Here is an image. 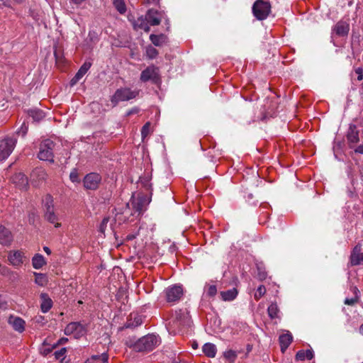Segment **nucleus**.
Masks as SVG:
<instances>
[{
	"label": "nucleus",
	"instance_id": "obj_28",
	"mask_svg": "<svg viewBox=\"0 0 363 363\" xmlns=\"http://www.w3.org/2000/svg\"><path fill=\"white\" fill-rule=\"evenodd\" d=\"M108 355L104 352L100 355H93L85 363H108Z\"/></svg>",
	"mask_w": 363,
	"mask_h": 363
},
{
	"label": "nucleus",
	"instance_id": "obj_20",
	"mask_svg": "<svg viewBox=\"0 0 363 363\" xmlns=\"http://www.w3.org/2000/svg\"><path fill=\"white\" fill-rule=\"evenodd\" d=\"M143 323L141 315L138 314H130L124 327L125 328H135Z\"/></svg>",
	"mask_w": 363,
	"mask_h": 363
},
{
	"label": "nucleus",
	"instance_id": "obj_44",
	"mask_svg": "<svg viewBox=\"0 0 363 363\" xmlns=\"http://www.w3.org/2000/svg\"><path fill=\"white\" fill-rule=\"evenodd\" d=\"M257 270H258V272L257 274V278L260 281L264 280L267 276V272L264 269H261L259 267H257Z\"/></svg>",
	"mask_w": 363,
	"mask_h": 363
},
{
	"label": "nucleus",
	"instance_id": "obj_9",
	"mask_svg": "<svg viewBox=\"0 0 363 363\" xmlns=\"http://www.w3.org/2000/svg\"><path fill=\"white\" fill-rule=\"evenodd\" d=\"M64 332L66 335H73L74 338L79 339L85 335L86 329L79 322H72L65 327Z\"/></svg>",
	"mask_w": 363,
	"mask_h": 363
},
{
	"label": "nucleus",
	"instance_id": "obj_58",
	"mask_svg": "<svg viewBox=\"0 0 363 363\" xmlns=\"http://www.w3.org/2000/svg\"><path fill=\"white\" fill-rule=\"evenodd\" d=\"M44 320V318L43 316L36 317V322L40 323L42 322Z\"/></svg>",
	"mask_w": 363,
	"mask_h": 363
},
{
	"label": "nucleus",
	"instance_id": "obj_30",
	"mask_svg": "<svg viewBox=\"0 0 363 363\" xmlns=\"http://www.w3.org/2000/svg\"><path fill=\"white\" fill-rule=\"evenodd\" d=\"M134 26L135 28L142 29L146 33H148L150 30L147 19L143 16L138 18L137 21L134 23Z\"/></svg>",
	"mask_w": 363,
	"mask_h": 363
},
{
	"label": "nucleus",
	"instance_id": "obj_47",
	"mask_svg": "<svg viewBox=\"0 0 363 363\" xmlns=\"http://www.w3.org/2000/svg\"><path fill=\"white\" fill-rule=\"evenodd\" d=\"M69 178L72 182H79V174L76 169H74L71 172V173L69 174Z\"/></svg>",
	"mask_w": 363,
	"mask_h": 363
},
{
	"label": "nucleus",
	"instance_id": "obj_16",
	"mask_svg": "<svg viewBox=\"0 0 363 363\" xmlns=\"http://www.w3.org/2000/svg\"><path fill=\"white\" fill-rule=\"evenodd\" d=\"M8 323L17 332L22 333L25 330L26 323L21 318L11 315L9 318Z\"/></svg>",
	"mask_w": 363,
	"mask_h": 363
},
{
	"label": "nucleus",
	"instance_id": "obj_55",
	"mask_svg": "<svg viewBox=\"0 0 363 363\" xmlns=\"http://www.w3.org/2000/svg\"><path fill=\"white\" fill-rule=\"evenodd\" d=\"M77 82H78V81H77V79L73 77L70 81V84H71V86H73V85L76 84Z\"/></svg>",
	"mask_w": 363,
	"mask_h": 363
},
{
	"label": "nucleus",
	"instance_id": "obj_57",
	"mask_svg": "<svg viewBox=\"0 0 363 363\" xmlns=\"http://www.w3.org/2000/svg\"><path fill=\"white\" fill-rule=\"evenodd\" d=\"M67 340H68L67 338L63 337L59 340V343L63 344V343L66 342Z\"/></svg>",
	"mask_w": 363,
	"mask_h": 363
},
{
	"label": "nucleus",
	"instance_id": "obj_22",
	"mask_svg": "<svg viewBox=\"0 0 363 363\" xmlns=\"http://www.w3.org/2000/svg\"><path fill=\"white\" fill-rule=\"evenodd\" d=\"M350 30V26L345 21H339L334 27V32L339 36H345Z\"/></svg>",
	"mask_w": 363,
	"mask_h": 363
},
{
	"label": "nucleus",
	"instance_id": "obj_34",
	"mask_svg": "<svg viewBox=\"0 0 363 363\" xmlns=\"http://www.w3.org/2000/svg\"><path fill=\"white\" fill-rule=\"evenodd\" d=\"M34 276L35 277V282L36 284L41 286L46 285L48 280L46 276L44 274L34 272Z\"/></svg>",
	"mask_w": 363,
	"mask_h": 363
},
{
	"label": "nucleus",
	"instance_id": "obj_2",
	"mask_svg": "<svg viewBox=\"0 0 363 363\" xmlns=\"http://www.w3.org/2000/svg\"><path fill=\"white\" fill-rule=\"evenodd\" d=\"M43 204L45 219L55 228L60 227L61 223L58 222L59 218L55 213L52 197L49 194L46 195L43 200Z\"/></svg>",
	"mask_w": 363,
	"mask_h": 363
},
{
	"label": "nucleus",
	"instance_id": "obj_42",
	"mask_svg": "<svg viewBox=\"0 0 363 363\" xmlns=\"http://www.w3.org/2000/svg\"><path fill=\"white\" fill-rule=\"evenodd\" d=\"M66 352V348H61L60 350L55 351L54 355L57 359L63 360L65 357Z\"/></svg>",
	"mask_w": 363,
	"mask_h": 363
},
{
	"label": "nucleus",
	"instance_id": "obj_26",
	"mask_svg": "<svg viewBox=\"0 0 363 363\" xmlns=\"http://www.w3.org/2000/svg\"><path fill=\"white\" fill-rule=\"evenodd\" d=\"M314 357L313 351L312 350H299L296 354V359L303 361L306 359H312Z\"/></svg>",
	"mask_w": 363,
	"mask_h": 363
},
{
	"label": "nucleus",
	"instance_id": "obj_18",
	"mask_svg": "<svg viewBox=\"0 0 363 363\" xmlns=\"http://www.w3.org/2000/svg\"><path fill=\"white\" fill-rule=\"evenodd\" d=\"M40 310L43 313L48 312L52 307L53 302L46 293H41L40 296Z\"/></svg>",
	"mask_w": 363,
	"mask_h": 363
},
{
	"label": "nucleus",
	"instance_id": "obj_40",
	"mask_svg": "<svg viewBox=\"0 0 363 363\" xmlns=\"http://www.w3.org/2000/svg\"><path fill=\"white\" fill-rule=\"evenodd\" d=\"M206 294L209 297H213L217 294V288L215 285H208L206 286Z\"/></svg>",
	"mask_w": 363,
	"mask_h": 363
},
{
	"label": "nucleus",
	"instance_id": "obj_12",
	"mask_svg": "<svg viewBox=\"0 0 363 363\" xmlns=\"http://www.w3.org/2000/svg\"><path fill=\"white\" fill-rule=\"evenodd\" d=\"M150 202V199L144 194H138L137 197H134L132 201V205L135 211L140 215L145 210L146 206Z\"/></svg>",
	"mask_w": 363,
	"mask_h": 363
},
{
	"label": "nucleus",
	"instance_id": "obj_14",
	"mask_svg": "<svg viewBox=\"0 0 363 363\" xmlns=\"http://www.w3.org/2000/svg\"><path fill=\"white\" fill-rule=\"evenodd\" d=\"M31 182L35 186H38L47 178V174L42 167H36L30 174Z\"/></svg>",
	"mask_w": 363,
	"mask_h": 363
},
{
	"label": "nucleus",
	"instance_id": "obj_45",
	"mask_svg": "<svg viewBox=\"0 0 363 363\" xmlns=\"http://www.w3.org/2000/svg\"><path fill=\"white\" fill-rule=\"evenodd\" d=\"M358 301H359V297L357 295H356L355 297H354V298H345L344 303H345V304L348 305V306H353L355 303H357L358 302Z\"/></svg>",
	"mask_w": 363,
	"mask_h": 363
},
{
	"label": "nucleus",
	"instance_id": "obj_23",
	"mask_svg": "<svg viewBox=\"0 0 363 363\" xmlns=\"http://www.w3.org/2000/svg\"><path fill=\"white\" fill-rule=\"evenodd\" d=\"M145 18L151 26H157L161 22V19L158 17V12L152 9L147 11Z\"/></svg>",
	"mask_w": 363,
	"mask_h": 363
},
{
	"label": "nucleus",
	"instance_id": "obj_7",
	"mask_svg": "<svg viewBox=\"0 0 363 363\" xmlns=\"http://www.w3.org/2000/svg\"><path fill=\"white\" fill-rule=\"evenodd\" d=\"M8 259L9 263L16 268L21 267L29 261V258L21 250L10 251L8 255Z\"/></svg>",
	"mask_w": 363,
	"mask_h": 363
},
{
	"label": "nucleus",
	"instance_id": "obj_24",
	"mask_svg": "<svg viewBox=\"0 0 363 363\" xmlns=\"http://www.w3.org/2000/svg\"><path fill=\"white\" fill-rule=\"evenodd\" d=\"M150 40L155 46H161L167 42V37L164 34L150 35Z\"/></svg>",
	"mask_w": 363,
	"mask_h": 363
},
{
	"label": "nucleus",
	"instance_id": "obj_13",
	"mask_svg": "<svg viewBox=\"0 0 363 363\" xmlns=\"http://www.w3.org/2000/svg\"><path fill=\"white\" fill-rule=\"evenodd\" d=\"M101 181V177L97 173H90L84 179V186L86 189L95 190L98 188Z\"/></svg>",
	"mask_w": 363,
	"mask_h": 363
},
{
	"label": "nucleus",
	"instance_id": "obj_51",
	"mask_svg": "<svg viewBox=\"0 0 363 363\" xmlns=\"http://www.w3.org/2000/svg\"><path fill=\"white\" fill-rule=\"evenodd\" d=\"M354 152L363 155V143L354 149Z\"/></svg>",
	"mask_w": 363,
	"mask_h": 363
},
{
	"label": "nucleus",
	"instance_id": "obj_19",
	"mask_svg": "<svg viewBox=\"0 0 363 363\" xmlns=\"http://www.w3.org/2000/svg\"><path fill=\"white\" fill-rule=\"evenodd\" d=\"M281 351L284 353L293 341V336L289 331L282 334L279 337Z\"/></svg>",
	"mask_w": 363,
	"mask_h": 363
},
{
	"label": "nucleus",
	"instance_id": "obj_48",
	"mask_svg": "<svg viewBox=\"0 0 363 363\" xmlns=\"http://www.w3.org/2000/svg\"><path fill=\"white\" fill-rule=\"evenodd\" d=\"M355 73L358 75L357 80L362 81L363 79V69L362 67L356 68Z\"/></svg>",
	"mask_w": 363,
	"mask_h": 363
},
{
	"label": "nucleus",
	"instance_id": "obj_25",
	"mask_svg": "<svg viewBox=\"0 0 363 363\" xmlns=\"http://www.w3.org/2000/svg\"><path fill=\"white\" fill-rule=\"evenodd\" d=\"M238 294V290L233 288L225 291H221L220 296L224 301H231L237 297Z\"/></svg>",
	"mask_w": 363,
	"mask_h": 363
},
{
	"label": "nucleus",
	"instance_id": "obj_10",
	"mask_svg": "<svg viewBox=\"0 0 363 363\" xmlns=\"http://www.w3.org/2000/svg\"><path fill=\"white\" fill-rule=\"evenodd\" d=\"M16 143V140L13 138H5L0 141V160L3 161L13 152Z\"/></svg>",
	"mask_w": 363,
	"mask_h": 363
},
{
	"label": "nucleus",
	"instance_id": "obj_53",
	"mask_svg": "<svg viewBox=\"0 0 363 363\" xmlns=\"http://www.w3.org/2000/svg\"><path fill=\"white\" fill-rule=\"evenodd\" d=\"M138 112V108H133L132 110L128 111V115L137 113Z\"/></svg>",
	"mask_w": 363,
	"mask_h": 363
},
{
	"label": "nucleus",
	"instance_id": "obj_33",
	"mask_svg": "<svg viewBox=\"0 0 363 363\" xmlns=\"http://www.w3.org/2000/svg\"><path fill=\"white\" fill-rule=\"evenodd\" d=\"M223 357L226 359L230 363H234L238 357L237 352L233 350H228L224 352Z\"/></svg>",
	"mask_w": 363,
	"mask_h": 363
},
{
	"label": "nucleus",
	"instance_id": "obj_6",
	"mask_svg": "<svg viewBox=\"0 0 363 363\" xmlns=\"http://www.w3.org/2000/svg\"><path fill=\"white\" fill-rule=\"evenodd\" d=\"M55 143L50 139L44 140L40 145V150L38 152V158L40 160L48 161L53 162L54 154L53 150L55 147Z\"/></svg>",
	"mask_w": 363,
	"mask_h": 363
},
{
	"label": "nucleus",
	"instance_id": "obj_59",
	"mask_svg": "<svg viewBox=\"0 0 363 363\" xmlns=\"http://www.w3.org/2000/svg\"><path fill=\"white\" fill-rule=\"evenodd\" d=\"M74 79H77V81H78V82H79V79H81L82 77H80L79 75H78V74L77 73V74H75V76L74 77Z\"/></svg>",
	"mask_w": 363,
	"mask_h": 363
},
{
	"label": "nucleus",
	"instance_id": "obj_29",
	"mask_svg": "<svg viewBox=\"0 0 363 363\" xmlns=\"http://www.w3.org/2000/svg\"><path fill=\"white\" fill-rule=\"evenodd\" d=\"M45 264L46 262L42 255L36 254L32 259V265L35 269L42 268Z\"/></svg>",
	"mask_w": 363,
	"mask_h": 363
},
{
	"label": "nucleus",
	"instance_id": "obj_50",
	"mask_svg": "<svg viewBox=\"0 0 363 363\" xmlns=\"http://www.w3.org/2000/svg\"><path fill=\"white\" fill-rule=\"evenodd\" d=\"M360 251H361V247L359 246V245H356L354 247L351 255H354V254L356 255H360L362 253Z\"/></svg>",
	"mask_w": 363,
	"mask_h": 363
},
{
	"label": "nucleus",
	"instance_id": "obj_8",
	"mask_svg": "<svg viewBox=\"0 0 363 363\" xmlns=\"http://www.w3.org/2000/svg\"><path fill=\"white\" fill-rule=\"evenodd\" d=\"M183 288L180 285H172L164 290L166 301L170 303H174L180 300L183 296Z\"/></svg>",
	"mask_w": 363,
	"mask_h": 363
},
{
	"label": "nucleus",
	"instance_id": "obj_15",
	"mask_svg": "<svg viewBox=\"0 0 363 363\" xmlns=\"http://www.w3.org/2000/svg\"><path fill=\"white\" fill-rule=\"evenodd\" d=\"M346 137L350 147L353 148L354 145L359 141V131L357 130L356 125H351L350 126Z\"/></svg>",
	"mask_w": 363,
	"mask_h": 363
},
{
	"label": "nucleus",
	"instance_id": "obj_21",
	"mask_svg": "<svg viewBox=\"0 0 363 363\" xmlns=\"http://www.w3.org/2000/svg\"><path fill=\"white\" fill-rule=\"evenodd\" d=\"M12 181L20 189H26L28 184V178L23 173L21 172L15 174L12 177Z\"/></svg>",
	"mask_w": 363,
	"mask_h": 363
},
{
	"label": "nucleus",
	"instance_id": "obj_49",
	"mask_svg": "<svg viewBox=\"0 0 363 363\" xmlns=\"http://www.w3.org/2000/svg\"><path fill=\"white\" fill-rule=\"evenodd\" d=\"M108 219L107 218H105L103 219L102 222L101 223L99 230L101 233H104L105 230V228L106 227Z\"/></svg>",
	"mask_w": 363,
	"mask_h": 363
},
{
	"label": "nucleus",
	"instance_id": "obj_37",
	"mask_svg": "<svg viewBox=\"0 0 363 363\" xmlns=\"http://www.w3.org/2000/svg\"><path fill=\"white\" fill-rule=\"evenodd\" d=\"M158 51L154 47L149 45L146 48V56L150 60L156 58Z\"/></svg>",
	"mask_w": 363,
	"mask_h": 363
},
{
	"label": "nucleus",
	"instance_id": "obj_3",
	"mask_svg": "<svg viewBox=\"0 0 363 363\" xmlns=\"http://www.w3.org/2000/svg\"><path fill=\"white\" fill-rule=\"evenodd\" d=\"M271 9L269 0H256L252 5V11L257 20L263 21L269 16Z\"/></svg>",
	"mask_w": 363,
	"mask_h": 363
},
{
	"label": "nucleus",
	"instance_id": "obj_56",
	"mask_svg": "<svg viewBox=\"0 0 363 363\" xmlns=\"http://www.w3.org/2000/svg\"><path fill=\"white\" fill-rule=\"evenodd\" d=\"M248 201H250V200L253 198V196L252 194L249 193L247 196H245Z\"/></svg>",
	"mask_w": 363,
	"mask_h": 363
},
{
	"label": "nucleus",
	"instance_id": "obj_61",
	"mask_svg": "<svg viewBox=\"0 0 363 363\" xmlns=\"http://www.w3.org/2000/svg\"><path fill=\"white\" fill-rule=\"evenodd\" d=\"M17 3L20 4L23 1V0H15Z\"/></svg>",
	"mask_w": 363,
	"mask_h": 363
},
{
	"label": "nucleus",
	"instance_id": "obj_43",
	"mask_svg": "<svg viewBox=\"0 0 363 363\" xmlns=\"http://www.w3.org/2000/svg\"><path fill=\"white\" fill-rule=\"evenodd\" d=\"M150 123L147 122L142 128L141 135L143 138L147 137L150 133Z\"/></svg>",
	"mask_w": 363,
	"mask_h": 363
},
{
	"label": "nucleus",
	"instance_id": "obj_36",
	"mask_svg": "<svg viewBox=\"0 0 363 363\" xmlns=\"http://www.w3.org/2000/svg\"><path fill=\"white\" fill-rule=\"evenodd\" d=\"M113 5L120 13L123 14L126 11V6L123 0H113Z\"/></svg>",
	"mask_w": 363,
	"mask_h": 363
},
{
	"label": "nucleus",
	"instance_id": "obj_1",
	"mask_svg": "<svg viewBox=\"0 0 363 363\" xmlns=\"http://www.w3.org/2000/svg\"><path fill=\"white\" fill-rule=\"evenodd\" d=\"M169 325L174 333L183 332L191 326V316L186 310L176 311L172 315Z\"/></svg>",
	"mask_w": 363,
	"mask_h": 363
},
{
	"label": "nucleus",
	"instance_id": "obj_41",
	"mask_svg": "<svg viewBox=\"0 0 363 363\" xmlns=\"http://www.w3.org/2000/svg\"><path fill=\"white\" fill-rule=\"evenodd\" d=\"M266 293V288L264 285H260L257 289V291L255 294V298L256 300H259L262 296H263Z\"/></svg>",
	"mask_w": 363,
	"mask_h": 363
},
{
	"label": "nucleus",
	"instance_id": "obj_31",
	"mask_svg": "<svg viewBox=\"0 0 363 363\" xmlns=\"http://www.w3.org/2000/svg\"><path fill=\"white\" fill-rule=\"evenodd\" d=\"M268 315L272 319L279 318V309L275 303H271L267 309Z\"/></svg>",
	"mask_w": 363,
	"mask_h": 363
},
{
	"label": "nucleus",
	"instance_id": "obj_27",
	"mask_svg": "<svg viewBox=\"0 0 363 363\" xmlns=\"http://www.w3.org/2000/svg\"><path fill=\"white\" fill-rule=\"evenodd\" d=\"M203 352L207 357L213 358L216 354L217 348L214 344L208 342L203 346Z\"/></svg>",
	"mask_w": 363,
	"mask_h": 363
},
{
	"label": "nucleus",
	"instance_id": "obj_54",
	"mask_svg": "<svg viewBox=\"0 0 363 363\" xmlns=\"http://www.w3.org/2000/svg\"><path fill=\"white\" fill-rule=\"evenodd\" d=\"M43 250H44V251H45L48 255H50V254H51V250H50V249L48 247L45 246V247H43Z\"/></svg>",
	"mask_w": 363,
	"mask_h": 363
},
{
	"label": "nucleus",
	"instance_id": "obj_39",
	"mask_svg": "<svg viewBox=\"0 0 363 363\" xmlns=\"http://www.w3.org/2000/svg\"><path fill=\"white\" fill-rule=\"evenodd\" d=\"M91 65L90 62H84L77 73L78 74V75L82 77L89 69Z\"/></svg>",
	"mask_w": 363,
	"mask_h": 363
},
{
	"label": "nucleus",
	"instance_id": "obj_4",
	"mask_svg": "<svg viewBox=\"0 0 363 363\" xmlns=\"http://www.w3.org/2000/svg\"><path fill=\"white\" fill-rule=\"evenodd\" d=\"M160 342L157 336L149 334L140 338L134 345L133 347L138 352H146L152 350Z\"/></svg>",
	"mask_w": 363,
	"mask_h": 363
},
{
	"label": "nucleus",
	"instance_id": "obj_35",
	"mask_svg": "<svg viewBox=\"0 0 363 363\" xmlns=\"http://www.w3.org/2000/svg\"><path fill=\"white\" fill-rule=\"evenodd\" d=\"M350 263L353 266L363 264V252L360 255H350Z\"/></svg>",
	"mask_w": 363,
	"mask_h": 363
},
{
	"label": "nucleus",
	"instance_id": "obj_5",
	"mask_svg": "<svg viewBox=\"0 0 363 363\" xmlns=\"http://www.w3.org/2000/svg\"><path fill=\"white\" fill-rule=\"evenodd\" d=\"M139 90H131L129 88H121L117 89L111 97V103L114 106L119 102L129 101L138 96Z\"/></svg>",
	"mask_w": 363,
	"mask_h": 363
},
{
	"label": "nucleus",
	"instance_id": "obj_32",
	"mask_svg": "<svg viewBox=\"0 0 363 363\" xmlns=\"http://www.w3.org/2000/svg\"><path fill=\"white\" fill-rule=\"evenodd\" d=\"M29 116L32 117L35 121H40L45 118L44 112L39 109H33L29 111Z\"/></svg>",
	"mask_w": 363,
	"mask_h": 363
},
{
	"label": "nucleus",
	"instance_id": "obj_60",
	"mask_svg": "<svg viewBox=\"0 0 363 363\" xmlns=\"http://www.w3.org/2000/svg\"><path fill=\"white\" fill-rule=\"evenodd\" d=\"M359 333L363 335V324L359 328Z\"/></svg>",
	"mask_w": 363,
	"mask_h": 363
},
{
	"label": "nucleus",
	"instance_id": "obj_52",
	"mask_svg": "<svg viewBox=\"0 0 363 363\" xmlns=\"http://www.w3.org/2000/svg\"><path fill=\"white\" fill-rule=\"evenodd\" d=\"M138 233H129L126 235L125 240H132L135 239L137 236Z\"/></svg>",
	"mask_w": 363,
	"mask_h": 363
},
{
	"label": "nucleus",
	"instance_id": "obj_38",
	"mask_svg": "<svg viewBox=\"0 0 363 363\" xmlns=\"http://www.w3.org/2000/svg\"><path fill=\"white\" fill-rule=\"evenodd\" d=\"M56 63L58 65L64 63V57L62 52L60 49H55L54 51Z\"/></svg>",
	"mask_w": 363,
	"mask_h": 363
},
{
	"label": "nucleus",
	"instance_id": "obj_17",
	"mask_svg": "<svg viewBox=\"0 0 363 363\" xmlns=\"http://www.w3.org/2000/svg\"><path fill=\"white\" fill-rule=\"evenodd\" d=\"M13 240L11 231L3 225H0V244L10 245Z\"/></svg>",
	"mask_w": 363,
	"mask_h": 363
},
{
	"label": "nucleus",
	"instance_id": "obj_46",
	"mask_svg": "<svg viewBox=\"0 0 363 363\" xmlns=\"http://www.w3.org/2000/svg\"><path fill=\"white\" fill-rule=\"evenodd\" d=\"M28 130V125H26L25 123H23L22 124V125L21 126V128H19V130L17 131V133L18 135H21L22 137H24L26 135Z\"/></svg>",
	"mask_w": 363,
	"mask_h": 363
},
{
	"label": "nucleus",
	"instance_id": "obj_11",
	"mask_svg": "<svg viewBox=\"0 0 363 363\" xmlns=\"http://www.w3.org/2000/svg\"><path fill=\"white\" fill-rule=\"evenodd\" d=\"M159 78V68L155 65H150L141 72L140 79L143 82H147L150 80L156 82Z\"/></svg>",
	"mask_w": 363,
	"mask_h": 363
}]
</instances>
